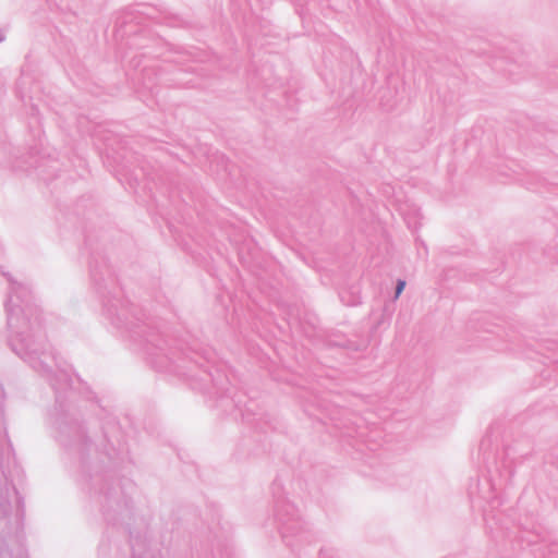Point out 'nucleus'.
Wrapping results in <instances>:
<instances>
[{
    "instance_id": "obj_1",
    "label": "nucleus",
    "mask_w": 558,
    "mask_h": 558,
    "mask_svg": "<svg viewBox=\"0 0 558 558\" xmlns=\"http://www.w3.org/2000/svg\"><path fill=\"white\" fill-rule=\"evenodd\" d=\"M404 287H405V281L399 280L398 284H397V289H396V298H398L402 293Z\"/></svg>"
}]
</instances>
